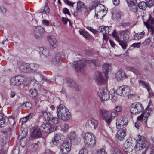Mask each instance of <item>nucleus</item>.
<instances>
[{
    "instance_id": "10",
    "label": "nucleus",
    "mask_w": 154,
    "mask_h": 154,
    "mask_svg": "<svg viewBox=\"0 0 154 154\" xmlns=\"http://www.w3.org/2000/svg\"><path fill=\"white\" fill-rule=\"evenodd\" d=\"M56 129V127L51 124L43 123L40 126V129L44 132L49 133L55 131Z\"/></svg>"
},
{
    "instance_id": "5",
    "label": "nucleus",
    "mask_w": 154,
    "mask_h": 154,
    "mask_svg": "<svg viewBox=\"0 0 154 154\" xmlns=\"http://www.w3.org/2000/svg\"><path fill=\"white\" fill-rule=\"evenodd\" d=\"M144 24L146 26L148 32L151 35H154V18H153L151 15L149 14V18L146 22L143 21Z\"/></svg>"
},
{
    "instance_id": "42",
    "label": "nucleus",
    "mask_w": 154,
    "mask_h": 154,
    "mask_svg": "<svg viewBox=\"0 0 154 154\" xmlns=\"http://www.w3.org/2000/svg\"><path fill=\"white\" fill-rule=\"evenodd\" d=\"M39 50L41 52H42L43 55L45 56H47L49 55V50L45 48L40 47L39 48Z\"/></svg>"
},
{
    "instance_id": "48",
    "label": "nucleus",
    "mask_w": 154,
    "mask_h": 154,
    "mask_svg": "<svg viewBox=\"0 0 154 154\" xmlns=\"http://www.w3.org/2000/svg\"><path fill=\"white\" fill-rule=\"evenodd\" d=\"M77 8L78 10H80L84 8V4L81 1H78L77 3Z\"/></svg>"
},
{
    "instance_id": "58",
    "label": "nucleus",
    "mask_w": 154,
    "mask_h": 154,
    "mask_svg": "<svg viewBox=\"0 0 154 154\" xmlns=\"http://www.w3.org/2000/svg\"><path fill=\"white\" fill-rule=\"evenodd\" d=\"M62 11L64 14H67L69 15H70V13L69 12V9H68L67 8H63Z\"/></svg>"
},
{
    "instance_id": "8",
    "label": "nucleus",
    "mask_w": 154,
    "mask_h": 154,
    "mask_svg": "<svg viewBox=\"0 0 154 154\" xmlns=\"http://www.w3.org/2000/svg\"><path fill=\"white\" fill-rule=\"evenodd\" d=\"M85 125L89 129L93 130L97 128L98 122L95 118H91L86 121Z\"/></svg>"
},
{
    "instance_id": "41",
    "label": "nucleus",
    "mask_w": 154,
    "mask_h": 154,
    "mask_svg": "<svg viewBox=\"0 0 154 154\" xmlns=\"http://www.w3.org/2000/svg\"><path fill=\"white\" fill-rule=\"evenodd\" d=\"M30 84L33 86V88H38L39 86V84L38 82L35 79H33L31 80Z\"/></svg>"
},
{
    "instance_id": "36",
    "label": "nucleus",
    "mask_w": 154,
    "mask_h": 154,
    "mask_svg": "<svg viewBox=\"0 0 154 154\" xmlns=\"http://www.w3.org/2000/svg\"><path fill=\"white\" fill-rule=\"evenodd\" d=\"M41 13H44L46 14L49 13L50 12V9L47 5H45L43 8H42L39 11Z\"/></svg>"
},
{
    "instance_id": "15",
    "label": "nucleus",
    "mask_w": 154,
    "mask_h": 154,
    "mask_svg": "<svg viewBox=\"0 0 154 154\" xmlns=\"http://www.w3.org/2000/svg\"><path fill=\"white\" fill-rule=\"evenodd\" d=\"M105 8L104 6L102 5L97 6V9L99 10L98 11L95 12V16L97 19H100L103 18L106 14L107 11L104 9Z\"/></svg>"
},
{
    "instance_id": "13",
    "label": "nucleus",
    "mask_w": 154,
    "mask_h": 154,
    "mask_svg": "<svg viewBox=\"0 0 154 154\" xmlns=\"http://www.w3.org/2000/svg\"><path fill=\"white\" fill-rule=\"evenodd\" d=\"M98 93L100 98L103 101L107 100L109 98L110 95L108 94V90L106 88H100Z\"/></svg>"
},
{
    "instance_id": "14",
    "label": "nucleus",
    "mask_w": 154,
    "mask_h": 154,
    "mask_svg": "<svg viewBox=\"0 0 154 154\" xmlns=\"http://www.w3.org/2000/svg\"><path fill=\"white\" fill-rule=\"evenodd\" d=\"M99 115L107 123H110L111 118H109V113L108 111L104 109H100L99 111Z\"/></svg>"
},
{
    "instance_id": "35",
    "label": "nucleus",
    "mask_w": 154,
    "mask_h": 154,
    "mask_svg": "<svg viewBox=\"0 0 154 154\" xmlns=\"http://www.w3.org/2000/svg\"><path fill=\"white\" fill-rule=\"evenodd\" d=\"M51 63L56 66H58L61 64V62L57 57H55L51 60Z\"/></svg>"
},
{
    "instance_id": "39",
    "label": "nucleus",
    "mask_w": 154,
    "mask_h": 154,
    "mask_svg": "<svg viewBox=\"0 0 154 154\" xmlns=\"http://www.w3.org/2000/svg\"><path fill=\"white\" fill-rule=\"evenodd\" d=\"M116 40L118 41L123 49H126L127 44L126 41L121 40L120 39H116Z\"/></svg>"
},
{
    "instance_id": "50",
    "label": "nucleus",
    "mask_w": 154,
    "mask_h": 154,
    "mask_svg": "<svg viewBox=\"0 0 154 154\" xmlns=\"http://www.w3.org/2000/svg\"><path fill=\"white\" fill-rule=\"evenodd\" d=\"M118 116V113L115 111H112L110 113V116L109 115V118H111V120H110V122L112 121V118L116 117Z\"/></svg>"
},
{
    "instance_id": "19",
    "label": "nucleus",
    "mask_w": 154,
    "mask_h": 154,
    "mask_svg": "<svg viewBox=\"0 0 154 154\" xmlns=\"http://www.w3.org/2000/svg\"><path fill=\"white\" fill-rule=\"evenodd\" d=\"M125 1L128 4L129 9L132 12H136L137 9L136 0H125Z\"/></svg>"
},
{
    "instance_id": "3",
    "label": "nucleus",
    "mask_w": 154,
    "mask_h": 154,
    "mask_svg": "<svg viewBox=\"0 0 154 154\" xmlns=\"http://www.w3.org/2000/svg\"><path fill=\"white\" fill-rule=\"evenodd\" d=\"M137 143L136 145L135 150L140 154H145L147 141L146 138L143 136H138Z\"/></svg>"
},
{
    "instance_id": "61",
    "label": "nucleus",
    "mask_w": 154,
    "mask_h": 154,
    "mask_svg": "<svg viewBox=\"0 0 154 154\" xmlns=\"http://www.w3.org/2000/svg\"><path fill=\"white\" fill-rule=\"evenodd\" d=\"M114 110L117 112H120L122 110V108L120 106H117L115 108Z\"/></svg>"
},
{
    "instance_id": "26",
    "label": "nucleus",
    "mask_w": 154,
    "mask_h": 154,
    "mask_svg": "<svg viewBox=\"0 0 154 154\" xmlns=\"http://www.w3.org/2000/svg\"><path fill=\"white\" fill-rule=\"evenodd\" d=\"M112 69V67L109 64L105 63L103 65V70L106 78H107L106 74L111 71Z\"/></svg>"
},
{
    "instance_id": "21",
    "label": "nucleus",
    "mask_w": 154,
    "mask_h": 154,
    "mask_svg": "<svg viewBox=\"0 0 154 154\" xmlns=\"http://www.w3.org/2000/svg\"><path fill=\"white\" fill-rule=\"evenodd\" d=\"M94 78L96 82L99 84L104 83L105 82V80L103 78L102 74L100 72H97L95 73Z\"/></svg>"
},
{
    "instance_id": "16",
    "label": "nucleus",
    "mask_w": 154,
    "mask_h": 154,
    "mask_svg": "<svg viewBox=\"0 0 154 154\" xmlns=\"http://www.w3.org/2000/svg\"><path fill=\"white\" fill-rule=\"evenodd\" d=\"M152 111V109L150 108L146 109L145 111L139 116L137 118L138 120H142L143 123L146 124L147 122V118L150 115V112Z\"/></svg>"
},
{
    "instance_id": "12",
    "label": "nucleus",
    "mask_w": 154,
    "mask_h": 154,
    "mask_svg": "<svg viewBox=\"0 0 154 154\" xmlns=\"http://www.w3.org/2000/svg\"><path fill=\"white\" fill-rule=\"evenodd\" d=\"M24 79V77L20 75L13 77L10 79V85L15 86L20 85L23 83Z\"/></svg>"
},
{
    "instance_id": "33",
    "label": "nucleus",
    "mask_w": 154,
    "mask_h": 154,
    "mask_svg": "<svg viewBox=\"0 0 154 154\" xmlns=\"http://www.w3.org/2000/svg\"><path fill=\"white\" fill-rule=\"evenodd\" d=\"M61 130L64 132H66L68 131L70 128L69 124L66 123L62 124L60 125Z\"/></svg>"
},
{
    "instance_id": "60",
    "label": "nucleus",
    "mask_w": 154,
    "mask_h": 154,
    "mask_svg": "<svg viewBox=\"0 0 154 154\" xmlns=\"http://www.w3.org/2000/svg\"><path fill=\"white\" fill-rule=\"evenodd\" d=\"M144 34V32H141L140 33L137 34L136 35V37L138 38H143V35Z\"/></svg>"
},
{
    "instance_id": "31",
    "label": "nucleus",
    "mask_w": 154,
    "mask_h": 154,
    "mask_svg": "<svg viewBox=\"0 0 154 154\" xmlns=\"http://www.w3.org/2000/svg\"><path fill=\"white\" fill-rule=\"evenodd\" d=\"M128 33V31L126 30L120 32L119 34L120 38H129Z\"/></svg>"
},
{
    "instance_id": "45",
    "label": "nucleus",
    "mask_w": 154,
    "mask_h": 154,
    "mask_svg": "<svg viewBox=\"0 0 154 154\" xmlns=\"http://www.w3.org/2000/svg\"><path fill=\"white\" fill-rule=\"evenodd\" d=\"M138 6L140 9L144 10L147 7L146 3L143 1L140 2L138 4Z\"/></svg>"
},
{
    "instance_id": "4",
    "label": "nucleus",
    "mask_w": 154,
    "mask_h": 154,
    "mask_svg": "<svg viewBox=\"0 0 154 154\" xmlns=\"http://www.w3.org/2000/svg\"><path fill=\"white\" fill-rule=\"evenodd\" d=\"M84 143L90 148H93L96 144L95 135L91 133H85L83 137Z\"/></svg>"
},
{
    "instance_id": "27",
    "label": "nucleus",
    "mask_w": 154,
    "mask_h": 154,
    "mask_svg": "<svg viewBox=\"0 0 154 154\" xmlns=\"http://www.w3.org/2000/svg\"><path fill=\"white\" fill-rule=\"evenodd\" d=\"M110 94L111 97V100L113 101H116L117 100V96L119 95L117 90V91H116L114 89H111Z\"/></svg>"
},
{
    "instance_id": "22",
    "label": "nucleus",
    "mask_w": 154,
    "mask_h": 154,
    "mask_svg": "<svg viewBox=\"0 0 154 154\" xmlns=\"http://www.w3.org/2000/svg\"><path fill=\"white\" fill-rule=\"evenodd\" d=\"M115 77L118 81H119L126 78V76L123 71L120 70L117 72Z\"/></svg>"
},
{
    "instance_id": "54",
    "label": "nucleus",
    "mask_w": 154,
    "mask_h": 154,
    "mask_svg": "<svg viewBox=\"0 0 154 154\" xmlns=\"http://www.w3.org/2000/svg\"><path fill=\"white\" fill-rule=\"evenodd\" d=\"M112 35L115 38H119L120 37L119 34H117L115 30L112 32Z\"/></svg>"
},
{
    "instance_id": "30",
    "label": "nucleus",
    "mask_w": 154,
    "mask_h": 154,
    "mask_svg": "<svg viewBox=\"0 0 154 154\" xmlns=\"http://www.w3.org/2000/svg\"><path fill=\"white\" fill-rule=\"evenodd\" d=\"M60 134H55L54 137V138L52 140V142L53 144L55 145H57L59 142L60 140Z\"/></svg>"
},
{
    "instance_id": "18",
    "label": "nucleus",
    "mask_w": 154,
    "mask_h": 154,
    "mask_svg": "<svg viewBox=\"0 0 154 154\" xmlns=\"http://www.w3.org/2000/svg\"><path fill=\"white\" fill-rule=\"evenodd\" d=\"M100 32L102 33L103 35V38H106L107 35H111V34H109V32L111 30V26L99 27V28Z\"/></svg>"
},
{
    "instance_id": "59",
    "label": "nucleus",
    "mask_w": 154,
    "mask_h": 154,
    "mask_svg": "<svg viewBox=\"0 0 154 154\" xmlns=\"http://www.w3.org/2000/svg\"><path fill=\"white\" fill-rule=\"evenodd\" d=\"M24 140H25V139H24V138H21V139L20 140V145L22 146H25L26 145V141H25Z\"/></svg>"
},
{
    "instance_id": "28",
    "label": "nucleus",
    "mask_w": 154,
    "mask_h": 154,
    "mask_svg": "<svg viewBox=\"0 0 154 154\" xmlns=\"http://www.w3.org/2000/svg\"><path fill=\"white\" fill-rule=\"evenodd\" d=\"M29 64L30 73H33L35 72L39 68V65L37 64L31 63Z\"/></svg>"
},
{
    "instance_id": "38",
    "label": "nucleus",
    "mask_w": 154,
    "mask_h": 154,
    "mask_svg": "<svg viewBox=\"0 0 154 154\" xmlns=\"http://www.w3.org/2000/svg\"><path fill=\"white\" fill-rule=\"evenodd\" d=\"M79 32L80 35H82L86 38H90V35L86 31L83 29H80L79 30Z\"/></svg>"
},
{
    "instance_id": "47",
    "label": "nucleus",
    "mask_w": 154,
    "mask_h": 154,
    "mask_svg": "<svg viewBox=\"0 0 154 154\" xmlns=\"http://www.w3.org/2000/svg\"><path fill=\"white\" fill-rule=\"evenodd\" d=\"M42 113L44 116L46 120H49L50 119V117L51 116L50 113H48L46 111H43L42 112Z\"/></svg>"
},
{
    "instance_id": "34",
    "label": "nucleus",
    "mask_w": 154,
    "mask_h": 154,
    "mask_svg": "<svg viewBox=\"0 0 154 154\" xmlns=\"http://www.w3.org/2000/svg\"><path fill=\"white\" fill-rule=\"evenodd\" d=\"M48 41L49 42L50 47L52 48H54L57 45L58 42L56 39H48Z\"/></svg>"
},
{
    "instance_id": "55",
    "label": "nucleus",
    "mask_w": 154,
    "mask_h": 154,
    "mask_svg": "<svg viewBox=\"0 0 154 154\" xmlns=\"http://www.w3.org/2000/svg\"><path fill=\"white\" fill-rule=\"evenodd\" d=\"M96 4H94V5H93V6L91 5L90 6L89 5V6H87L86 8V11H90L91 10L93 9L94 8H95V6Z\"/></svg>"
},
{
    "instance_id": "20",
    "label": "nucleus",
    "mask_w": 154,
    "mask_h": 154,
    "mask_svg": "<svg viewBox=\"0 0 154 154\" xmlns=\"http://www.w3.org/2000/svg\"><path fill=\"white\" fill-rule=\"evenodd\" d=\"M44 32V29L41 26L37 27L34 31V34L36 37V38L42 37Z\"/></svg>"
},
{
    "instance_id": "62",
    "label": "nucleus",
    "mask_w": 154,
    "mask_h": 154,
    "mask_svg": "<svg viewBox=\"0 0 154 154\" xmlns=\"http://www.w3.org/2000/svg\"><path fill=\"white\" fill-rule=\"evenodd\" d=\"M42 24L45 26H49V21L47 20H44L42 22Z\"/></svg>"
},
{
    "instance_id": "25",
    "label": "nucleus",
    "mask_w": 154,
    "mask_h": 154,
    "mask_svg": "<svg viewBox=\"0 0 154 154\" xmlns=\"http://www.w3.org/2000/svg\"><path fill=\"white\" fill-rule=\"evenodd\" d=\"M67 83L69 86L75 89L76 91L79 90V88L78 85L72 79L69 78L68 79Z\"/></svg>"
},
{
    "instance_id": "32",
    "label": "nucleus",
    "mask_w": 154,
    "mask_h": 154,
    "mask_svg": "<svg viewBox=\"0 0 154 154\" xmlns=\"http://www.w3.org/2000/svg\"><path fill=\"white\" fill-rule=\"evenodd\" d=\"M3 123H5V124H4V125H2V126L0 125V127H5L9 125L10 123L8 118L5 116H4L3 119L1 120V121L0 122V124H2V125Z\"/></svg>"
},
{
    "instance_id": "43",
    "label": "nucleus",
    "mask_w": 154,
    "mask_h": 154,
    "mask_svg": "<svg viewBox=\"0 0 154 154\" xmlns=\"http://www.w3.org/2000/svg\"><path fill=\"white\" fill-rule=\"evenodd\" d=\"M24 130L23 128H21V130L19 131V136L21 137L22 138H24L26 136L27 132Z\"/></svg>"
},
{
    "instance_id": "24",
    "label": "nucleus",
    "mask_w": 154,
    "mask_h": 154,
    "mask_svg": "<svg viewBox=\"0 0 154 154\" xmlns=\"http://www.w3.org/2000/svg\"><path fill=\"white\" fill-rule=\"evenodd\" d=\"M41 130L40 127L35 128L31 134V136L34 138L40 137L42 135Z\"/></svg>"
},
{
    "instance_id": "44",
    "label": "nucleus",
    "mask_w": 154,
    "mask_h": 154,
    "mask_svg": "<svg viewBox=\"0 0 154 154\" xmlns=\"http://www.w3.org/2000/svg\"><path fill=\"white\" fill-rule=\"evenodd\" d=\"M38 91L36 88L31 89L29 91L30 94L32 97H35L38 94Z\"/></svg>"
},
{
    "instance_id": "37",
    "label": "nucleus",
    "mask_w": 154,
    "mask_h": 154,
    "mask_svg": "<svg viewBox=\"0 0 154 154\" xmlns=\"http://www.w3.org/2000/svg\"><path fill=\"white\" fill-rule=\"evenodd\" d=\"M121 13L119 11H116L112 14L113 18L115 20H119L120 19Z\"/></svg>"
},
{
    "instance_id": "64",
    "label": "nucleus",
    "mask_w": 154,
    "mask_h": 154,
    "mask_svg": "<svg viewBox=\"0 0 154 154\" xmlns=\"http://www.w3.org/2000/svg\"><path fill=\"white\" fill-rule=\"evenodd\" d=\"M64 2L66 4L68 5L71 6L72 7L73 6V5L74 3L71 2L70 1L68 0H64Z\"/></svg>"
},
{
    "instance_id": "1",
    "label": "nucleus",
    "mask_w": 154,
    "mask_h": 154,
    "mask_svg": "<svg viewBox=\"0 0 154 154\" xmlns=\"http://www.w3.org/2000/svg\"><path fill=\"white\" fill-rule=\"evenodd\" d=\"M128 124L124 118H118L116 120V128L119 130L118 131L117 137L120 141H122L126 135V127Z\"/></svg>"
},
{
    "instance_id": "2",
    "label": "nucleus",
    "mask_w": 154,
    "mask_h": 154,
    "mask_svg": "<svg viewBox=\"0 0 154 154\" xmlns=\"http://www.w3.org/2000/svg\"><path fill=\"white\" fill-rule=\"evenodd\" d=\"M57 113L58 118L62 120H68L71 117L69 110L62 104H60L57 107Z\"/></svg>"
},
{
    "instance_id": "56",
    "label": "nucleus",
    "mask_w": 154,
    "mask_h": 154,
    "mask_svg": "<svg viewBox=\"0 0 154 154\" xmlns=\"http://www.w3.org/2000/svg\"><path fill=\"white\" fill-rule=\"evenodd\" d=\"M112 154H123L122 152L117 148L114 149L112 152Z\"/></svg>"
},
{
    "instance_id": "7",
    "label": "nucleus",
    "mask_w": 154,
    "mask_h": 154,
    "mask_svg": "<svg viewBox=\"0 0 154 154\" xmlns=\"http://www.w3.org/2000/svg\"><path fill=\"white\" fill-rule=\"evenodd\" d=\"M143 109V106L142 104L139 103H133L130 108L131 113L133 115L140 113L142 111Z\"/></svg>"
},
{
    "instance_id": "49",
    "label": "nucleus",
    "mask_w": 154,
    "mask_h": 154,
    "mask_svg": "<svg viewBox=\"0 0 154 154\" xmlns=\"http://www.w3.org/2000/svg\"><path fill=\"white\" fill-rule=\"evenodd\" d=\"M50 119L49 120H48V121H51L55 124H57L58 122V119L57 118L53 117L52 116H51L50 117Z\"/></svg>"
},
{
    "instance_id": "52",
    "label": "nucleus",
    "mask_w": 154,
    "mask_h": 154,
    "mask_svg": "<svg viewBox=\"0 0 154 154\" xmlns=\"http://www.w3.org/2000/svg\"><path fill=\"white\" fill-rule=\"evenodd\" d=\"M23 106H24L27 109H30L32 107V104L29 102H27L23 104Z\"/></svg>"
},
{
    "instance_id": "51",
    "label": "nucleus",
    "mask_w": 154,
    "mask_h": 154,
    "mask_svg": "<svg viewBox=\"0 0 154 154\" xmlns=\"http://www.w3.org/2000/svg\"><path fill=\"white\" fill-rule=\"evenodd\" d=\"M148 7H151L153 6L154 3V0H145Z\"/></svg>"
},
{
    "instance_id": "46",
    "label": "nucleus",
    "mask_w": 154,
    "mask_h": 154,
    "mask_svg": "<svg viewBox=\"0 0 154 154\" xmlns=\"http://www.w3.org/2000/svg\"><path fill=\"white\" fill-rule=\"evenodd\" d=\"M68 137L70 140L75 139L76 137L75 132L74 131H70Z\"/></svg>"
},
{
    "instance_id": "63",
    "label": "nucleus",
    "mask_w": 154,
    "mask_h": 154,
    "mask_svg": "<svg viewBox=\"0 0 154 154\" xmlns=\"http://www.w3.org/2000/svg\"><path fill=\"white\" fill-rule=\"evenodd\" d=\"M128 70L134 73H137L138 72V70L137 69L132 67H129Z\"/></svg>"
},
{
    "instance_id": "9",
    "label": "nucleus",
    "mask_w": 154,
    "mask_h": 154,
    "mask_svg": "<svg viewBox=\"0 0 154 154\" xmlns=\"http://www.w3.org/2000/svg\"><path fill=\"white\" fill-rule=\"evenodd\" d=\"M70 141H65L61 144L60 148V152L62 154H66L71 149Z\"/></svg>"
},
{
    "instance_id": "53",
    "label": "nucleus",
    "mask_w": 154,
    "mask_h": 154,
    "mask_svg": "<svg viewBox=\"0 0 154 154\" xmlns=\"http://www.w3.org/2000/svg\"><path fill=\"white\" fill-rule=\"evenodd\" d=\"M96 154H107V153L104 149H101L97 151Z\"/></svg>"
},
{
    "instance_id": "40",
    "label": "nucleus",
    "mask_w": 154,
    "mask_h": 154,
    "mask_svg": "<svg viewBox=\"0 0 154 154\" xmlns=\"http://www.w3.org/2000/svg\"><path fill=\"white\" fill-rule=\"evenodd\" d=\"M87 62L88 63L91 64H94L96 66H98L100 65V61L97 60H89Z\"/></svg>"
},
{
    "instance_id": "23",
    "label": "nucleus",
    "mask_w": 154,
    "mask_h": 154,
    "mask_svg": "<svg viewBox=\"0 0 154 154\" xmlns=\"http://www.w3.org/2000/svg\"><path fill=\"white\" fill-rule=\"evenodd\" d=\"M29 63H24L20 65L19 69L21 72L30 73Z\"/></svg>"
},
{
    "instance_id": "6",
    "label": "nucleus",
    "mask_w": 154,
    "mask_h": 154,
    "mask_svg": "<svg viewBox=\"0 0 154 154\" xmlns=\"http://www.w3.org/2000/svg\"><path fill=\"white\" fill-rule=\"evenodd\" d=\"M134 148L131 140L128 139L124 144L123 148L125 154H132V152Z\"/></svg>"
},
{
    "instance_id": "29",
    "label": "nucleus",
    "mask_w": 154,
    "mask_h": 154,
    "mask_svg": "<svg viewBox=\"0 0 154 154\" xmlns=\"http://www.w3.org/2000/svg\"><path fill=\"white\" fill-rule=\"evenodd\" d=\"M138 83L139 85L146 88L150 94V87L148 83L147 82L142 80H139Z\"/></svg>"
},
{
    "instance_id": "17",
    "label": "nucleus",
    "mask_w": 154,
    "mask_h": 154,
    "mask_svg": "<svg viewBox=\"0 0 154 154\" xmlns=\"http://www.w3.org/2000/svg\"><path fill=\"white\" fill-rule=\"evenodd\" d=\"M85 61H80L76 63L73 65V67L75 70L78 72H80L82 70L85 69L86 68V64L88 63L87 62Z\"/></svg>"
},
{
    "instance_id": "57",
    "label": "nucleus",
    "mask_w": 154,
    "mask_h": 154,
    "mask_svg": "<svg viewBox=\"0 0 154 154\" xmlns=\"http://www.w3.org/2000/svg\"><path fill=\"white\" fill-rule=\"evenodd\" d=\"M86 29L92 32L94 34H96L97 33V31L95 29H93L92 28L89 27V26H87L86 27Z\"/></svg>"
},
{
    "instance_id": "11",
    "label": "nucleus",
    "mask_w": 154,
    "mask_h": 154,
    "mask_svg": "<svg viewBox=\"0 0 154 154\" xmlns=\"http://www.w3.org/2000/svg\"><path fill=\"white\" fill-rule=\"evenodd\" d=\"M117 90L119 95L121 96L127 95L131 90L130 87L126 85L119 87Z\"/></svg>"
}]
</instances>
